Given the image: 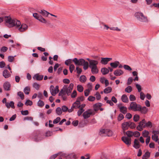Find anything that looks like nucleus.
<instances>
[{"instance_id": "f257e3e1", "label": "nucleus", "mask_w": 159, "mask_h": 159, "mask_svg": "<svg viewBox=\"0 0 159 159\" xmlns=\"http://www.w3.org/2000/svg\"><path fill=\"white\" fill-rule=\"evenodd\" d=\"M72 61L74 62L75 65L83 66V69L85 70H87L89 66V68L91 69V72L93 74H97L98 73L99 70L97 66L98 63V61L89 65L88 62L85 61L82 58L78 59L77 58H75L72 60Z\"/></svg>"}, {"instance_id": "f03ea898", "label": "nucleus", "mask_w": 159, "mask_h": 159, "mask_svg": "<svg viewBox=\"0 0 159 159\" xmlns=\"http://www.w3.org/2000/svg\"><path fill=\"white\" fill-rule=\"evenodd\" d=\"M135 16L137 20L142 22H148V20L147 17L145 16L143 13L137 12L135 13Z\"/></svg>"}, {"instance_id": "7ed1b4c3", "label": "nucleus", "mask_w": 159, "mask_h": 159, "mask_svg": "<svg viewBox=\"0 0 159 159\" xmlns=\"http://www.w3.org/2000/svg\"><path fill=\"white\" fill-rule=\"evenodd\" d=\"M141 105L140 104H137L135 102H132L130 103L128 109L129 110L135 111H139Z\"/></svg>"}, {"instance_id": "20e7f679", "label": "nucleus", "mask_w": 159, "mask_h": 159, "mask_svg": "<svg viewBox=\"0 0 159 159\" xmlns=\"http://www.w3.org/2000/svg\"><path fill=\"white\" fill-rule=\"evenodd\" d=\"M20 25V21L11 17V27H15L16 28Z\"/></svg>"}, {"instance_id": "39448f33", "label": "nucleus", "mask_w": 159, "mask_h": 159, "mask_svg": "<svg viewBox=\"0 0 159 159\" xmlns=\"http://www.w3.org/2000/svg\"><path fill=\"white\" fill-rule=\"evenodd\" d=\"M74 86V84L73 83H70L68 87L67 85H64L63 87V89H65L66 93L68 96L70 95V93L73 89Z\"/></svg>"}, {"instance_id": "423d86ee", "label": "nucleus", "mask_w": 159, "mask_h": 159, "mask_svg": "<svg viewBox=\"0 0 159 159\" xmlns=\"http://www.w3.org/2000/svg\"><path fill=\"white\" fill-rule=\"evenodd\" d=\"M33 16L35 19L43 23H47V21L44 18H43L41 16L38 15L37 13H33Z\"/></svg>"}, {"instance_id": "0eeeda50", "label": "nucleus", "mask_w": 159, "mask_h": 159, "mask_svg": "<svg viewBox=\"0 0 159 159\" xmlns=\"http://www.w3.org/2000/svg\"><path fill=\"white\" fill-rule=\"evenodd\" d=\"M145 120L143 119L139 122V125L137 127V129L139 131H142L143 128L145 127Z\"/></svg>"}, {"instance_id": "6e6552de", "label": "nucleus", "mask_w": 159, "mask_h": 159, "mask_svg": "<svg viewBox=\"0 0 159 159\" xmlns=\"http://www.w3.org/2000/svg\"><path fill=\"white\" fill-rule=\"evenodd\" d=\"M28 28V26L25 24H22L20 25L18 27H16V29H17L20 32H23L26 30Z\"/></svg>"}, {"instance_id": "1a4fd4ad", "label": "nucleus", "mask_w": 159, "mask_h": 159, "mask_svg": "<svg viewBox=\"0 0 159 159\" xmlns=\"http://www.w3.org/2000/svg\"><path fill=\"white\" fill-rule=\"evenodd\" d=\"M92 114V110L91 109H89L83 113V116L84 119H86L89 117Z\"/></svg>"}, {"instance_id": "9d476101", "label": "nucleus", "mask_w": 159, "mask_h": 159, "mask_svg": "<svg viewBox=\"0 0 159 159\" xmlns=\"http://www.w3.org/2000/svg\"><path fill=\"white\" fill-rule=\"evenodd\" d=\"M122 140L127 145H130L131 143V139L130 138L126 137H123L122 138Z\"/></svg>"}, {"instance_id": "9b49d317", "label": "nucleus", "mask_w": 159, "mask_h": 159, "mask_svg": "<svg viewBox=\"0 0 159 159\" xmlns=\"http://www.w3.org/2000/svg\"><path fill=\"white\" fill-rule=\"evenodd\" d=\"M34 139L35 141L36 142L39 141L41 140L43 137H42V135L41 134L39 133H35L34 135Z\"/></svg>"}, {"instance_id": "f8f14e48", "label": "nucleus", "mask_w": 159, "mask_h": 159, "mask_svg": "<svg viewBox=\"0 0 159 159\" xmlns=\"http://www.w3.org/2000/svg\"><path fill=\"white\" fill-rule=\"evenodd\" d=\"M112 60V58H103L102 57L100 62L102 64L104 65H106L107 64L108 62Z\"/></svg>"}, {"instance_id": "ddd939ff", "label": "nucleus", "mask_w": 159, "mask_h": 159, "mask_svg": "<svg viewBox=\"0 0 159 159\" xmlns=\"http://www.w3.org/2000/svg\"><path fill=\"white\" fill-rule=\"evenodd\" d=\"M123 73V71L120 69H117L114 72V75L116 76H120Z\"/></svg>"}, {"instance_id": "4468645a", "label": "nucleus", "mask_w": 159, "mask_h": 159, "mask_svg": "<svg viewBox=\"0 0 159 159\" xmlns=\"http://www.w3.org/2000/svg\"><path fill=\"white\" fill-rule=\"evenodd\" d=\"M43 76L42 75H39V74H36L33 77L34 79H36L37 80H41L43 78Z\"/></svg>"}, {"instance_id": "2eb2a0df", "label": "nucleus", "mask_w": 159, "mask_h": 159, "mask_svg": "<svg viewBox=\"0 0 159 159\" xmlns=\"http://www.w3.org/2000/svg\"><path fill=\"white\" fill-rule=\"evenodd\" d=\"M140 109L139 111H140V112L143 114H145L148 111V108L145 106L142 107L141 106V108Z\"/></svg>"}, {"instance_id": "dca6fc26", "label": "nucleus", "mask_w": 159, "mask_h": 159, "mask_svg": "<svg viewBox=\"0 0 159 159\" xmlns=\"http://www.w3.org/2000/svg\"><path fill=\"white\" fill-rule=\"evenodd\" d=\"M129 127V122H125L122 125V128L124 130L127 129Z\"/></svg>"}, {"instance_id": "f3484780", "label": "nucleus", "mask_w": 159, "mask_h": 159, "mask_svg": "<svg viewBox=\"0 0 159 159\" xmlns=\"http://www.w3.org/2000/svg\"><path fill=\"white\" fill-rule=\"evenodd\" d=\"M110 65L113 68H116L120 65V62L119 61H116L111 63Z\"/></svg>"}, {"instance_id": "a211bd4d", "label": "nucleus", "mask_w": 159, "mask_h": 159, "mask_svg": "<svg viewBox=\"0 0 159 159\" xmlns=\"http://www.w3.org/2000/svg\"><path fill=\"white\" fill-rule=\"evenodd\" d=\"M102 105V104L101 103H97L93 105L94 110L95 111H97L99 109L100 107Z\"/></svg>"}, {"instance_id": "6ab92c4d", "label": "nucleus", "mask_w": 159, "mask_h": 159, "mask_svg": "<svg viewBox=\"0 0 159 159\" xmlns=\"http://www.w3.org/2000/svg\"><path fill=\"white\" fill-rule=\"evenodd\" d=\"M3 87L6 90H9L10 88V83L9 82H6L3 84Z\"/></svg>"}, {"instance_id": "aec40b11", "label": "nucleus", "mask_w": 159, "mask_h": 159, "mask_svg": "<svg viewBox=\"0 0 159 159\" xmlns=\"http://www.w3.org/2000/svg\"><path fill=\"white\" fill-rule=\"evenodd\" d=\"M139 143V142L138 140L137 139H135L134 140L133 147L136 149H138L140 147Z\"/></svg>"}, {"instance_id": "412c9836", "label": "nucleus", "mask_w": 159, "mask_h": 159, "mask_svg": "<svg viewBox=\"0 0 159 159\" xmlns=\"http://www.w3.org/2000/svg\"><path fill=\"white\" fill-rule=\"evenodd\" d=\"M72 106L74 108L77 109L79 108L80 107V102H78V101H76L74 103Z\"/></svg>"}, {"instance_id": "4be33fe9", "label": "nucleus", "mask_w": 159, "mask_h": 159, "mask_svg": "<svg viewBox=\"0 0 159 159\" xmlns=\"http://www.w3.org/2000/svg\"><path fill=\"white\" fill-rule=\"evenodd\" d=\"M121 99L122 102H124L127 103L129 102L128 98L125 94H123L122 95Z\"/></svg>"}, {"instance_id": "5701e85b", "label": "nucleus", "mask_w": 159, "mask_h": 159, "mask_svg": "<svg viewBox=\"0 0 159 159\" xmlns=\"http://www.w3.org/2000/svg\"><path fill=\"white\" fill-rule=\"evenodd\" d=\"M101 72L103 75H106L109 73V70L107 68L103 67L101 69Z\"/></svg>"}, {"instance_id": "b1692460", "label": "nucleus", "mask_w": 159, "mask_h": 159, "mask_svg": "<svg viewBox=\"0 0 159 159\" xmlns=\"http://www.w3.org/2000/svg\"><path fill=\"white\" fill-rule=\"evenodd\" d=\"M120 111L124 114H125L127 112V108L124 106L120 107H119Z\"/></svg>"}, {"instance_id": "393cba45", "label": "nucleus", "mask_w": 159, "mask_h": 159, "mask_svg": "<svg viewBox=\"0 0 159 159\" xmlns=\"http://www.w3.org/2000/svg\"><path fill=\"white\" fill-rule=\"evenodd\" d=\"M106 129H102L99 132V134L102 136H106Z\"/></svg>"}, {"instance_id": "a878e982", "label": "nucleus", "mask_w": 159, "mask_h": 159, "mask_svg": "<svg viewBox=\"0 0 159 159\" xmlns=\"http://www.w3.org/2000/svg\"><path fill=\"white\" fill-rule=\"evenodd\" d=\"M50 90L51 94L53 96H55L56 94V93L55 91L54 87L53 85H51L50 87Z\"/></svg>"}, {"instance_id": "bb28decb", "label": "nucleus", "mask_w": 159, "mask_h": 159, "mask_svg": "<svg viewBox=\"0 0 159 159\" xmlns=\"http://www.w3.org/2000/svg\"><path fill=\"white\" fill-rule=\"evenodd\" d=\"M3 75L5 78H7L9 77V73L7 70H5L3 72Z\"/></svg>"}, {"instance_id": "cd10ccee", "label": "nucleus", "mask_w": 159, "mask_h": 159, "mask_svg": "<svg viewBox=\"0 0 159 159\" xmlns=\"http://www.w3.org/2000/svg\"><path fill=\"white\" fill-rule=\"evenodd\" d=\"M4 20L6 22V25H8V26L10 25V17L9 16H5L4 18Z\"/></svg>"}, {"instance_id": "c85d7f7f", "label": "nucleus", "mask_w": 159, "mask_h": 159, "mask_svg": "<svg viewBox=\"0 0 159 159\" xmlns=\"http://www.w3.org/2000/svg\"><path fill=\"white\" fill-rule=\"evenodd\" d=\"M56 112L58 115H60L62 114V111L61 108L58 107L56 109Z\"/></svg>"}, {"instance_id": "c756f323", "label": "nucleus", "mask_w": 159, "mask_h": 159, "mask_svg": "<svg viewBox=\"0 0 159 159\" xmlns=\"http://www.w3.org/2000/svg\"><path fill=\"white\" fill-rule=\"evenodd\" d=\"M30 91V88L28 86L25 87L23 90V91L27 95H28L29 94Z\"/></svg>"}, {"instance_id": "7c9ffc66", "label": "nucleus", "mask_w": 159, "mask_h": 159, "mask_svg": "<svg viewBox=\"0 0 159 159\" xmlns=\"http://www.w3.org/2000/svg\"><path fill=\"white\" fill-rule=\"evenodd\" d=\"M112 91V89L111 87H108L105 89L103 91L105 93H111Z\"/></svg>"}, {"instance_id": "2f4dec72", "label": "nucleus", "mask_w": 159, "mask_h": 159, "mask_svg": "<svg viewBox=\"0 0 159 159\" xmlns=\"http://www.w3.org/2000/svg\"><path fill=\"white\" fill-rule=\"evenodd\" d=\"M150 156V153L149 152H147L143 156V159H147Z\"/></svg>"}, {"instance_id": "473e14b6", "label": "nucleus", "mask_w": 159, "mask_h": 159, "mask_svg": "<svg viewBox=\"0 0 159 159\" xmlns=\"http://www.w3.org/2000/svg\"><path fill=\"white\" fill-rule=\"evenodd\" d=\"M86 80V76L84 75H82L81 76L80 78V81L82 82H84Z\"/></svg>"}, {"instance_id": "72a5a7b5", "label": "nucleus", "mask_w": 159, "mask_h": 159, "mask_svg": "<svg viewBox=\"0 0 159 159\" xmlns=\"http://www.w3.org/2000/svg\"><path fill=\"white\" fill-rule=\"evenodd\" d=\"M17 95L19 96L22 100L24 98V95L23 93L21 91L17 93Z\"/></svg>"}, {"instance_id": "f704fd0d", "label": "nucleus", "mask_w": 159, "mask_h": 159, "mask_svg": "<svg viewBox=\"0 0 159 159\" xmlns=\"http://www.w3.org/2000/svg\"><path fill=\"white\" fill-rule=\"evenodd\" d=\"M113 134V133L112 131L108 129H106V136H111Z\"/></svg>"}, {"instance_id": "c9c22d12", "label": "nucleus", "mask_w": 159, "mask_h": 159, "mask_svg": "<svg viewBox=\"0 0 159 159\" xmlns=\"http://www.w3.org/2000/svg\"><path fill=\"white\" fill-rule=\"evenodd\" d=\"M149 134V132L146 130H144L143 131V136L144 137L148 138Z\"/></svg>"}, {"instance_id": "e433bc0d", "label": "nucleus", "mask_w": 159, "mask_h": 159, "mask_svg": "<svg viewBox=\"0 0 159 159\" xmlns=\"http://www.w3.org/2000/svg\"><path fill=\"white\" fill-rule=\"evenodd\" d=\"M77 88V90L80 92H82L83 91V87L80 85H78Z\"/></svg>"}, {"instance_id": "4c0bfd02", "label": "nucleus", "mask_w": 159, "mask_h": 159, "mask_svg": "<svg viewBox=\"0 0 159 159\" xmlns=\"http://www.w3.org/2000/svg\"><path fill=\"white\" fill-rule=\"evenodd\" d=\"M132 91V88L131 86H129L125 89V91L128 93H130Z\"/></svg>"}, {"instance_id": "58836bf2", "label": "nucleus", "mask_w": 159, "mask_h": 159, "mask_svg": "<svg viewBox=\"0 0 159 159\" xmlns=\"http://www.w3.org/2000/svg\"><path fill=\"white\" fill-rule=\"evenodd\" d=\"M33 87L35 88L37 90H38L40 87V85L39 84L35 82L33 83Z\"/></svg>"}, {"instance_id": "ea45409f", "label": "nucleus", "mask_w": 159, "mask_h": 159, "mask_svg": "<svg viewBox=\"0 0 159 159\" xmlns=\"http://www.w3.org/2000/svg\"><path fill=\"white\" fill-rule=\"evenodd\" d=\"M37 104H38V106L40 107H42L44 105V103L43 102L40 100H39V101L38 102Z\"/></svg>"}, {"instance_id": "a19ab883", "label": "nucleus", "mask_w": 159, "mask_h": 159, "mask_svg": "<svg viewBox=\"0 0 159 159\" xmlns=\"http://www.w3.org/2000/svg\"><path fill=\"white\" fill-rule=\"evenodd\" d=\"M129 127L131 129L134 128L136 127L135 124L134 123L129 122Z\"/></svg>"}, {"instance_id": "79ce46f5", "label": "nucleus", "mask_w": 159, "mask_h": 159, "mask_svg": "<svg viewBox=\"0 0 159 159\" xmlns=\"http://www.w3.org/2000/svg\"><path fill=\"white\" fill-rule=\"evenodd\" d=\"M139 116L138 115H135L133 117V119L134 121H138L139 119Z\"/></svg>"}, {"instance_id": "37998d69", "label": "nucleus", "mask_w": 159, "mask_h": 159, "mask_svg": "<svg viewBox=\"0 0 159 159\" xmlns=\"http://www.w3.org/2000/svg\"><path fill=\"white\" fill-rule=\"evenodd\" d=\"M25 104L26 106H31L33 104V102L32 101L30 100H27L26 102L25 103Z\"/></svg>"}, {"instance_id": "c03bdc74", "label": "nucleus", "mask_w": 159, "mask_h": 159, "mask_svg": "<svg viewBox=\"0 0 159 159\" xmlns=\"http://www.w3.org/2000/svg\"><path fill=\"white\" fill-rule=\"evenodd\" d=\"M90 102H93L95 99V98L94 97L90 96H89L87 99Z\"/></svg>"}, {"instance_id": "a18cd8bd", "label": "nucleus", "mask_w": 159, "mask_h": 159, "mask_svg": "<svg viewBox=\"0 0 159 159\" xmlns=\"http://www.w3.org/2000/svg\"><path fill=\"white\" fill-rule=\"evenodd\" d=\"M152 138L153 140L157 142L158 140V136L156 135H153L152 136Z\"/></svg>"}, {"instance_id": "49530a36", "label": "nucleus", "mask_w": 159, "mask_h": 159, "mask_svg": "<svg viewBox=\"0 0 159 159\" xmlns=\"http://www.w3.org/2000/svg\"><path fill=\"white\" fill-rule=\"evenodd\" d=\"M75 68V66L73 64H71L69 67V70L71 73H72Z\"/></svg>"}, {"instance_id": "de8ad7c7", "label": "nucleus", "mask_w": 159, "mask_h": 159, "mask_svg": "<svg viewBox=\"0 0 159 159\" xmlns=\"http://www.w3.org/2000/svg\"><path fill=\"white\" fill-rule=\"evenodd\" d=\"M61 110L63 112H66L67 111L68 108L66 106L64 105L62 106Z\"/></svg>"}, {"instance_id": "09e8293b", "label": "nucleus", "mask_w": 159, "mask_h": 159, "mask_svg": "<svg viewBox=\"0 0 159 159\" xmlns=\"http://www.w3.org/2000/svg\"><path fill=\"white\" fill-rule=\"evenodd\" d=\"M123 67L126 70H128L129 71H131L132 70L131 68L128 65H124Z\"/></svg>"}, {"instance_id": "8fccbe9b", "label": "nucleus", "mask_w": 159, "mask_h": 159, "mask_svg": "<svg viewBox=\"0 0 159 159\" xmlns=\"http://www.w3.org/2000/svg\"><path fill=\"white\" fill-rule=\"evenodd\" d=\"M84 111V109H82V108H80L77 112L78 116H80Z\"/></svg>"}, {"instance_id": "3c124183", "label": "nucleus", "mask_w": 159, "mask_h": 159, "mask_svg": "<svg viewBox=\"0 0 159 159\" xmlns=\"http://www.w3.org/2000/svg\"><path fill=\"white\" fill-rule=\"evenodd\" d=\"M126 134L129 137H132L133 135V132L130 131H127Z\"/></svg>"}, {"instance_id": "603ef678", "label": "nucleus", "mask_w": 159, "mask_h": 159, "mask_svg": "<svg viewBox=\"0 0 159 159\" xmlns=\"http://www.w3.org/2000/svg\"><path fill=\"white\" fill-rule=\"evenodd\" d=\"M140 134L139 132L137 131H136L133 132V135L135 137H138L140 136Z\"/></svg>"}, {"instance_id": "864d4df0", "label": "nucleus", "mask_w": 159, "mask_h": 159, "mask_svg": "<svg viewBox=\"0 0 159 159\" xmlns=\"http://www.w3.org/2000/svg\"><path fill=\"white\" fill-rule=\"evenodd\" d=\"M61 120V119L59 117H57L53 121V123L54 124H56L58 123Z\"/></svg>"}, {"instance_id": "5fc2aeb1", "label": "nucleus", "mask_w": 159, "mask_h": 159, "mask_svg": "<svg viewBox=\"0 0 159 159\" xmlns=\"http://www.w3.org/2000/svg\"><path fill=\"white\" fill-rule=\"evenodd\" d=\"M77 95V92L76 90H74L71 95V97L72 98H75Z\"/></svg>"}, {"instance_id": "6e6d98bb", "label": "nucleus", "mask_w": 159, "mask_h": 159, "mask_svg": "<svg viewBox=\"0 0 159 159\" xmlns=\"http://www.w3.org/2000/svg\"><path fill=\"white\" fill-rule=\"evenodd\" d=\"M145 127H151L152 125V123L150 121H148V122H145Z\"/></svg>"}, {"instance_id": "4d7b16f0", "label": "nucleus", "mask_w": 159, "mask_h": 159, "mask_svg": "<svg viewBox=\"0 0 159 159\" xmlns=\"http://www.w3.org/2000/svg\"><path fill=\"white\" fill-rule=\"evenodd\" d=\"M86 60H88L89 62V65H90V64H92L97 61L94 60H90L89 58H86Z\"/></svg>"}, {"instance_id": "13d9d810", "label": "nucleus", "mask_w": 159, "mask_h": 159, "mask_svg": "<svg viewBox=\"0 0 159 159\" xmlns=\"http://www.w3.org/2000/svg\"><path fill=\"white\" fill-rule=\"evenodd\" d=\"M76 70L77 71V73L79 74H80L82 71V69L79 68L78 66L76 67Z\"/></svg>"}, {"instance_id": "bf43d9fd", "label": "nucleus", "mask_w": 159, "mask_h": 159, "mask_svg": "<svg viewBox=\"0 0 159 159\" xmlns=\"http://www.w3.org/2000/svg\"><path fill=\"white\" fill-rule=\"evenodd\" d=\"M129 99L130 101H135L136 100V98L134 95L131 94L129 96Z\"/></svg>"}, {"instance_id": "052dcab7", "label": "nucleus", "mask_w": 159, "mask_h": 159, "mask_svg": "<svg viewBox=\"0 0 159 159\" xmlns=\"http://www.w3.org/2000/svg\"><path fill=\"white\" fill-rule=\"evenodd\" d=\"M72 60L71 59H68L66 60L65 62V64L67 65L68 66L71 63Z\"/></svg>"}, {"instance_id": "680f3d73", "label": "nucleus", "mask_w": 159, "mask_h": 159, "mask_svg": "<svg viewBox=\"0 0 159 159\" xmlns=\"http://www.w3.org/2000/svg\"><path fill=\"white\" fill-rule=\"evenodd\" d=\"M110 29L113 30H116L117 31H120L121 30L119 29L117 27H110Z\"/></svg>"}, {"instance_id": "e2e57ef3", "label": "nucleus", "mask_w": 159, "mask_h": 159, "mask_svg": "<svg viewBox=\"0 0 159 159\" xmlns=\"http://www.w3.org/2000/svg\"><path fill=\"white\" fill-rule=\"evenodd\" d=\"M84 96H82L79 97H78L76 101H78V102H80V101H82L84 100Z\"/></svg>"}, {"instance_id": "0e129e2a", "label": "nucleus", "mask_w": 159, "mask_h": 159, "mask_svg": "<svg viewBox=\"0 0 159 159\" xmlns=\"http://www.w3.org/2000/svg\"><path fill=\"white\" fill-rule=\"evenodd\" d=\"M49 14H50L49 12L44 10H43V11L42 14V15L43 16H47Z\"/></svg>"}, {"instance_id": "69168bd1", "label": "nucleus", "mask_w": 159, "mask_h": 159, "mask_svg": "<svg viewBox=\"0 0 159 159\" xmlns=\"http://www.w3.org/2000/svg\"><path fill=\"white\" fill-rule=\"evenodd\" d=\"M90 91H91L89 90V89H86V90H85L84 92L85 96L86 97L88 96L89 95Z\"/></svg>"}, {"instance_id": "338daca9", "label": "nucleus", "mask_w": 159, "mask_h": 159, "mask_svg": "<svg viewBox=\"0 0 159 159\" xmlns=\"http://www.w3.org/2000/svg\"><path fill=\"white\" fill-rule=\"evenodd\" d=\"M145 98V95L144 93L142 92L140 93V98L142 100H143Z\"/></svg>"}, {"instance_id": "774afa93", "label": "nucleus", "mask_w": 159, "mask_h": 159, "mask_svg": "<svg viewBox=\"0 0 159 159\" xmlns=\"http://www.w3.org/2000/svg\"><path fill=\"white\" fill-rule=\"evenodd\" d=\"M136 87L137 89L138 92H140L142 89L141 86L139 84H137L136 85Z\"/></svg>"}]
</instances>
